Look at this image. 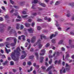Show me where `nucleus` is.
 <instances>
[{"mask_svg": "<svg viewBox=\"0 0 74 74\" xmlns=\"http://www.w3.org/2000/svg\"><path fill=\"white\" fill-rule=\"evenodd\" d=\"M12 39H14V42L16 44V41H17V40L16 38L15 37H12Z\"/></svg>", "mask_w": 74, "mask_h": 74, "instance_id": "obj_16", "label": "nucleus"}, {"mask_svg": "<svg viewBox=\"0 0 74 74\" xmlns=\"http://www.w3.org/2000/svg\"><path fill=\"white\" fill-rule=\"evenodd\" d=\"M35 55L36 56V58L37 59H38V53H36Z\"/></svg>", "mask_w": 74, "mask_h": 74, "instance_id": "obj_25", "label": "nucleus"}, {"mask_svg": "<svg viewBox=\"0 0 74 74\" xmlns=\"http://www.w3.org/2000/svg\"><path fill=\"white\" fill-rule=\"evenodd\" d=\"M10 64L11 65V66H13V65H14V62L12 61L10 62Z\"/></svg>", "mask_w": 74, "mask_h": 74, "instance_id": "obj_34", "label": "nucleus"}, {"mask_svg": "<svg viewBox=\"0 0 74 74\" xmlns=\"http://www.w3.org/2000/svg\"><path fill=\"white\" fill-rule=\"evenodd\" d=\"M44 58L43 57L41 56L40 57V63H42L43 62V60L44 59Z\"/></svg>", "mask_w": 74, "mask_h": 74, "instance_id": "obj_12", "label": "nucleus"}, {"mask_svg": "<svg viewBox=\"0 0 74 74\" xmlns=\"http://www.w3.org/2000/svg\"><path fill=\"white\" fill-rule=\"evenodd\" d=\"M13 70V72H14V73H15V72H16V69H12Z\"/></svg>", "mask_w": 74, "mask_h": 74, "instance_id": "obj_53", "label": "nucleus"}, {"mask_svg": "<svg viewBox=\"0 0 74 74\" xmlns=\"http://www.w3.org/2000/svg\"><path fill=\"white\" fill-rule=\"evenodd\" d=\"M16 29H19V26H20V24L19 23H16Z\"/></svg>", "mask_w": 74, "mask_h": 74, "instance_id": "obj_11", "label": "nucleus"}, {"mask_svg": "<svg viewBox=\"0 0 74 74\" xmlns=\"http://www.w3.org/2000/svg\"><path fill=\"white\" fill-rule=\"evenodd\" d=\"M45 20H48L49 22H50L51 21V18H47V17H46L45 18Z\"/></svg>", "mask_w": 74, "mask_h": 74, "instance_id": "obj_19", "label": "nucleus"}, {"mask_svg": "<svg viewBox=\"0 0 74 74\" xmlns=\"http://www.w3.org/2000/svg\"><path fill=\"white\" fill-rule=\"evenodd\" d=\"M21 51L20 47H18L16 49V50H14V52L12 53L11 54L12 58L14 61H17L19 60L18 57L16 58L15 56V53H16V55L17 56L19 57L21 55V53H20Z\"/></svg>", "mask_w": 74, "mask_h": 74, "instance_id": "obj_1", "label": "nucleus"}, {"mask_svg": "<svg viewBox=\"0 0 74 74\" xmlns=\"http://www.w3.org/2000/svg\"><path fill=\"white\" fill-rule=\"evenodd\" d=\"M60 62H61V60H59V61L58 62V64H60Z\"/></svg>", "mask_w": 74, "mask_h": 74, "instance_id": "obj_56", "label": "nucleus"}, {"mask_svg": "<svg viewBox=\"0 0 74 74\" xmlns=\"http://www.w3.org/2000/svg\"><path fill=\"white\" fill-rule=\"evenodd\" d=\"M39 4L40 5H41V6H42V7H45V5L44 3H42L41 2H40L39 3Z\"/></svg>", "mask_w": 74, "mask_h": 74, "instance_id": "obj_13", "label": "nucleus"}, {"mask_svg": "<svg viewBox=\"0 0 74 74\" xmlns=\"http://www.w3.org/2000/svg\"><path fill=\"white\" fill-rule=\"evenodd\" d=\"M4 44L5 45H6V47L7 48H9L8 46V45H10V44L8 42H6Z\"/></svg>", "mask_w": 74, "mask_h": 74, "instance_id": "obj_10", "label": "nucleus"}, {"mask_svg": "<svg viewBox=\"0 0 74 74\" xmlns=\"http://www.w3.org/2000/svg\"><path fill=\"white\" fill-rule=\"evenodd\" d=\"M55 55V53L53 54V56H49V58L50 59H51L53 56H54Z\"/></svg>", "mask_w": 74, "mask_h": 74, "instance_id": "obj_26", "label": "nucleus"}, {"mask_svg": "<svg viewBox=\"0 0 74 74\" xmlns=\"http://www.w3.org/2000/svg\"><path fill=\"white\" fill-rule=\"evenodd\" d=\"M21 37L23 38V41H25V36L24 35H22Z\"/></svg>", "mask_w": 74, "mask_h": 74, "instance_id": "obj_35", "label": "nucleus"}, {"mask_svg": "<svg viewBox=\"0 0 74 74\" xmlns=\"http://www.w3.org/2000/svg\"><path fill=\"white\" fill-rule=\"evenodd\" d=\"M3 46H4V44L3 43H2L1 44H0V47H3Z\"/></svg>", "mask_w": 74, "mask_h": 74, "instance_id": "obj_48", "label": "nucleus"}, {"mask_svg": "<svg viewBox=\"0 0 74 74\" xmlns=\"http://www.w3.org/2000/svg\"><path fill=\"white\" fill-rule=\"evenodd\" d=\"M40 43H41V40H38L37 43H36L34 44V47H36V46L37 45V44H39L38 45V48H39L41 49V48L42 47V45H42V44H40Z\"/></svg>", "mask_w": 74, "mask_h": 74, "instance_id": "obj_2", "label": "nucleus"}, {"mask_svg": "<svg viewBox=\"0 0 74 74\" xmlns=\"http://www.w3.org/2000/svg\"><path fill=\"white\" fill-rule=\"evenodd\" d=\"M27 64L28 65H29V66H30V65L32 64V62L30 61H29L27 62Z\"/></svg>", "mask_w": 74, "mask_h": 74, "instance_id": "obj_36", "label": "nucleus"}, {"mask_svg": "<svg viewBox=\"0 0 74 74\" xmlns=\"http://www.w3.org/2000/svg\"><path fill=\"white\" fill-rule=\"evenodd\" d=\"M34 58V56H31L29 57V59H33V58Z\"/></svg>", "mask_w": 74, "mask_h": 74, "instance_id": "obj_44", "label": "nucleus"}, {"mask_svg": "<svg viewBox=\"0 0 74 74\" xmlns=\"http://www.w3.org/2000/svg\"><path fill=\"white\" fill-rule=\"evenodd\" d=\"M70 34L72 35V36H73V35H74V33L73 32H70Z\"/></svg>", "mask_w": 74, "mask_h": 74, "instance_id": "obj_40", "label": "nucleus"}, {"mask_svg": "<svg viewBox=\"0 0 74 74\" xmlns=\"http://www.w3.org/2000/svg\"><path fill=\"white\" fill-rule=\"evenodd\" d=\"M32 27H33L34 26V23H32Z\"/></svg>", "mask_w": 74, "mask_h": 74, "instance_id": "obj_62", "label": "nucleus"}, {"mask_svg": "<svg viewBox=\"0 0 74 74\" xmlns=\"http://www.w3.org/2000/svg\"><path fill=\"white\" fill-rule=\"evenodd\" d=\"M26 62H23V66H25V65H26Z\"/></svg>", "mask_w": 74, "mask_h": 74, "instance_id": "obj_64", "label": "nucleus"}, {"mask_svg": "<svg viewBox=\"0 0 74 74\" xmlns=\"http://www.w3.org/2000/svg\"><path fill=\"white\" fill-rule=\"evenodd\" d=\"M7 63H8V61H5L4 63H3V65H5L6 64H7Z\"/></svg>", "mask_w": 74, "mask_h": 74, "instance_id": "obj_28", "label": "nucleus"}, {"mask_svg": "<svg viewBox=\"0 0 74 74\" xmlns=\"http://www.w3.org/2000/svg\"><path fill=\"white\" fill-rule=\"evenodd\" d=\"M56 26L57 27H59V26H60V25L58 24V22L57 21H56Z\"/></svg>", "mask_w": 74, "mask_h": 74, "instance_id": "obj_33", "label": "nucleus"}, {"mask_svg": "<svg viewBox=\"0 0 74 74\" xmlns=\"http://www.w3.org/2000/svg\"><path fill=\"white\" fill-rule=\"evenodd\" d=\"M52 59H50V60L49 62V64H51V63H52Z\"/></svg>", "mask_w": 74, "mask_h": 74, "instance_id": "obj_39", "label": "nucleus"}, {"mask_svg": "<svg viewBox=\"0 0 74 74\" xmlns=\"http://www.w3.org/2000/svg\"><path fill=\"white\" fill-rule=\"evenodd\" d=\"M40 38L41 40H42V38H44L45 39L46 38V36H45L44 35H41Z\"/></svg>", "mask_w": 74, "mask_h": 74, "instance_id": "obj_15", "label": "nucleus"}, {"mask_svg": "<svg viewBox=\"0 0 74 74\" xmlns=\"http://www.w3.org/2000/svg\"><path fill=\"white\" fill-rule=\"evenodd\" d=\"M12 38H11V37L8 38L6 39V41H8L9 40H12Z\"/></svg>", "mask_w": 74, "mask_h": 74, "instance_id": "obj_27", "label": "nucleus"}, {"mask_svg": "<svg viewBox=\"0 0 74 74\" xmlns=\"http://www.w3.org/2000/svg\"><path fill=\"white\" fill-rule=\"evenodd\" d=\"M60 73H66V69L63 67L62 69L60 70Z\"/></svg>", "mask_w": 74, "mask_h": 74, "instance_id": "obj_5", "label": "nucleus"}, {"mask_svg": "<svg viewBox=\"0 0 74 74\" xmlns=\"http://www.w3.org/2000/svg\"><path fill=\"white\" fill-rule=\"evenodd\" d=\"M61 50L62 51H65V49L63 47H62Z\"/></svg>", "mask_w": 74, "mask_h": 74, "instance_id": "obj_46", "label": "nucleus"}, {"mask_svg": "<svg viewBox=\"0 0 74 74\" xmlns=\"http://www.w3.org/2000/svg\"><path fill=\"white\" fill-rule=\"evenodd\" d=\"M66 67H70V66L69 65L67 64H66Z\"/></svg>", "mask_w": 74, "mask_h": 74, "instance_id": "obj_45", "label": "nucleus"}, {"mask_svg": "<svg viewBox=\"0 0 74 74\" xmlns=\"http://www.w3.org/2000/svg\"><path fill=\"white\" fill-rule=\"evenodd\" d=\"M10 33H16V31L14 29H12L10 31Z\"/></svg>", "mask_w": 74, "mask_h": 74, "instance_id": "obj_18", "label": "nucleus"}, {"mask_svg": "<svg viewBox=\"0 0 74 74\" xmlns=\"http://www.w3.org/2000/svg\"><path fill=\"white\" fill-rule=\"evenodd\" d=\"M70 57V55H69V54L67 53L66 55V58H69Z\"/></svg>", "mask_w": 74, "mask_h": 74, "instance_id": "obj_32", "label": "nucleus"}, {"mask_svg": "<svg viewBox=\"0 0 74 74\" xmlns=\"http://www.w3.org/2000/svg\"><path fill=\"white\" fill-rule=\"evenodd\" d=\"M70 70V67H67L66 68V70L67 71H69V70Z\"/></svg>", "mask_w": 74, "mask_h": 74, "instance_id": "obj_42", "label": "nucleus"}, {"mask_svg": "<svg viewBox=\"0 0 74 74\" xmlns=\"http://www.w3.org/2000/svg\"><path fill=\"white\" fill-rule=\"evenodd\" d=\"M23 26L22 25H21V27H20V29H23Z\"/></svg>", "mask_w": 74, "mask_h": 74, "instance_id": "obj_57", "label": "nucleus"}, {"mask_svg": "<svg viewBox=\"0 0 74 74\" xmlns=\"http://www.w3.org/2000/svg\"><path fill=\"white\" fill-rule=\"evenodd\" d=\"M41 52L40 53V55L41 56H44L45 52V50L44 49H42L41 50Z\"/></svg>", "mask_w": 74, "mask_h": 74, "instance_id": "obj_4", "label": "nucleus"}, {"mask_svg": "<svg viewBox=\"0 0 74 74\" xmlns=\"http://www.w3.org/2000/svg\"><path fill=\"white\" fill-rule=\"evenodd\" d=\"M10 1L12 4H13L14 3V2L12 0H10Z\"/></svg>", "mask_w": 74, "mask_h": 74, "instance_id": "obj_43", "label": "nucleus"}, {"mask_svg": "<svg viewBox=\"0 0 74 74\" xmlns=\"http://www.w3.org/2000/svg\"><path fill=\"white\" fill-rule=\"evenodd\" d=\"M14 9H13L11 10V11H10V12L11 13H12V12H14Z\"/></svg>", "mask_w": 74, "mask_h": 74, "instance_id": "obj_58", "label": "nucleus"}, {"mask_svg": "<svg viewBox=\"0 0 74 74\" xmlns=\"http://www.w3.org/2000/svg\"><path fill=\"white\" fill-rule=\"evenodd\" d=\"M49 43H47L46 45L45 46V47L47 48V47H49Z\"/></svg>", "mask_w": 74, "mask_h": 74, "instance_id": "obj_38", "label": "nucleus"}, {"mask_svg": "<svg viewBox=\"0 0 74 74\" xmlns=\"http://www.w3.org/2000/svg\"><path fill=\"white\" fill-rule=\"evenodd\" d=\"M22 18H26V17L27 16V15H23V16L22 15Z\"/></svg>", "mask_w": 74, "mask_h": 74, "instance_id": "obj_37", "label": "nucleus"}, {"mask_svg": "<svg viewBox=\"0 0 74 74\" xmlns=\"http://www.w3.org/2000/svg\"><path fill=\"white\" fill-rule=\"evenodd\" d=\"M16 45V43H12L11 44V45L12 46V47H14V46H15Z\"/></svg>", "mask_w": 74, "mask_h": 74, "instance_id": "obj_31", "label": "nucleus"}, {"mask_svg": "<svg viewBox=\"0 0 74 74\" xmlns=\"http://www.w3.org/2000/svg\"><path fill=\"white\" fill-rule=\"evenodd\" d=\"M2 58H3L4 59L6 58L5 56V55H2Z\"/></svg>", "mask_w": 74, "mask_h": 74, "instance_id": "obj_54", "label": "nucleus"}, {"mask_svg": "<svg viewBox=\"0 0 74 74\" xmlns=\"http://www.w3.org/2000/svg\"><path fill=\"white\" fill-rule=\"evenodd\" d=\"M19 70H20V73H21V70H22V68L21 67L19 68Z\"/></svg>", "mask_w": 74, "mask_h": 74, "instance_id": "obj_51", "label": "nucleus"}, {"mask_svg": "<svg viewBox=\"0 0 74 74\" xmlns=\"http://www.w3.org/2000/svg\"><path fill=\"white\" fill-rule=\"evenodd\" d=\"M56 39H53L51 40V42L53 44H55V43H56Z\"/></svg>", "mask_w": 74, "mask_h": 74, "instance_id": "obj_17", "label": "nucleus"}, {"mask_svg": "<svg viewBox=\"0 0 74 74\" xmlns=\"http://www.w3.org/2000/svg\"><path fill=\"white\" fill-rule=\"evenodd\" d=\"M32 68V67H31V68L30 69V70H27V72H28V73H29V72L32 71V70L33 69Z\"/></svg>", "mask_w": 74, "mask_h": 74, "instance_id": "obj_30", "label": "nucleus"}, {"mask_svg": "<svg viewBox=\"0 0 74 74\" xmlns=\"http://www.w3.org/2000/svg\"><path fill=\"white\" fill-rule=\"evenodd\" d=\"M5 19H7V18H8V16L7 15L5 16Z\"/></svg>", "mask_w": 74, "mask_h": 74, "instance_id": "obj_59", "label": "nucleus"}, {"mask_svg": "<svg viewBox=\"0 0 74 74\" xmlns=\"http://www.w3.org/2000/svg\"><path fill=\"white\" fill-rule=\"evenodd\" d=\"M69 5H71L72 7H73V6H74V3H71V4H70Z\"/></svg>", "mask_w": 74, "mask_h": 74, "instance_id": "obj_41", "label": "nucleus"}, {"mask_svg": "<svg viewBox=\"0 0 74 74\" xmlns=\"http://www.w3.org/2000/svg\"><path fill=\"white\" fill-rule=\"evenodd\" d=\"M14 8H17V9H18L19 8V7H17L16 6H14Z\"/></svg>", "mask_w": 74, "mask_h": 74, "instance_id": "obj_55", "label": "nucleus"}, {"mask_svg": "<svg viewBox=\"0 0 74 74\" xmlns=\"http://www.w3.org/2000/svg\"><path fill=\"white\" fill-rule=\"evenodd\" d=\"M29 45V44H28V43L26 42V44H25V47H27V45Z\"/></svg>", "mask_w": 74, "mask_h": 74, "instance_id": "obj_60", "label": "nucleus"}, {"mask_svg": "<svg viewBox=\"0 0 74 74\" xmlns=\"http://www.w3.org/2000/svg\"><path fill=\"white\" fill-rule=\"evenodd\" d=\"M4 28H0V32H1L2 33H3V32L4 31Z\"/></svg>", "mask_w": 74, "mask_h": 74, "instance_id": "obj_20", "label": "nucleus"}, {"mask_svg": "<svg viewBox=\"0 0 74 74\" xmlns=\"http://www.w3.org/2000/svg\"><path fill=\"white\" fill-rule=\"evenodd\" d=\"M38 2V0H34L33 2H32V3H34V4H36Z\"/></svg>", "mask_w": 74, "mask_h": 74, "instance_id": "obj_22", "label": "nucleus"}, {"mask_svg": "<svg viewBox=\"0 0 74 74\" xmlns=\"http://www.w3.org/2000/svg\"><path fill=\"white\" fill-rule=\"evenodd\" d=\"M30 52H33V49L31 48L30 49Z\"/></svg>", "mask_w": 74, "mask_h": 74, "instance_id": "obj_61", "label": "nucleus"}, {"mask_svg": "<svg viewBox=\"0 0 74 74\" xmlns=\"http://www.w3.org/2000/svg\"><path fill=\"white\" fill-rule=\"evenodd\" d=\"M53 68V66H49L47 69L46 70L47 71H49L50 70H51V69Z\"/></svg>", "mask_w": 74, "mask_h": 74, "instance_id": "obj_9", "label": "nucleus"}, {"mask_svg": "<svg viewBox=\"0 0 74 74\" xmlns=\"http://www.w3.org/2000/svg\"><path fill=\"white\" fill-rule=\"evenodd\" d=\"M22 14L24 15L26 14V12L25 11H23L22 12Z\"/></svg>", "mask_w": 74, "mask_h": 74, "instance_id": "obj_47", "label": "nucleus"}, {"mask_svg": "<svg viewBox=\"0 0 74 74\" xmlns=\"http://www.w3.org/2000/svg\"><path fill=\"white\" fill-rule=\"evenodd\" d=\"M37 29L38 30H41V27L40 26H38L37 27Z\"/></svg>", "mask_w": 74, "mask_h": 74, "instance_id": "obj_29", "label": "nucleus"}, {"mask_svg": "<svg viewBox=\"0 0 74 74\" xmlns=\"http://www.w3.org/2000/svg\"><path fill=\"white\" fill-rule=\"evenodd\" d=\"M30 24L29 23H26L25 24V25L26 27H30Z\"/></svg>", "mask_w": 74, "mask_h": 74, "instance_id": "obj_21", "label": "nucleus"}, {"mask_svg": "<svg viewBox=\"0 0 74 74\" xmlns=\"http://www.w3.org/2000/svg\"><path fill=\"white\" fill-rule=\"evenodd\" d=\"M27 30L28 32L30 33H33V29H32V28L29 29H28Z\"/></svg>", "mask_w": 74, "mask_h": 74, "instance_id": "obj_8", "label": "nucleus"}, {"mask_svg": "<svg viewBox=\"0 0 74 74\" xmlns=\"http://www.w3.org/2000/svg\"><path fill=\"white\" fill-rule=\"evenodd\" d=\"M32 15H34V16H36L37 15V13H34L32 14Z\"/></svg>", "mask_w": 74, "mask_h": 74, "instance_id": "obj_52", "label": "nucleus"}, {"mask_svg": "<svg viewBox=\"0 0 74 74\" xmlns=\"http://www.w3.org/2000/svg\"><path fill=\"white\" fill-rule=\"evenodd\" d=\"M5 51L7 53H8L9 52H11V50L9 49L8 50L6 48H5Z\"/></svg>", "mask_w": 74, "mask_h": 74, "instance_id": "obj_14", "label": "nucleus"}, {"mask_svg": "<svg viewBox=\"0 0 74 74\" xmlns=\"http://www.w3.org/2000/svg\"><path fill=\"white\" fill-rule=\"evenodd\" d=\"M63 42V40H61L58 42V44L60 45L62 44Z\"/></svg>", "mask_w": 74, "mask_h": 74, "instance_id": "obj_24", "label": "nucleus"}, {"mask_svg": "<svg viewBox=\"0 0 74 74\" xmlns=\"http://www.w3.org/2000/svg\"><path fill=\"white\" fill-rule=\"evenodd\" d=\"M41 69H42V70H45L46 69V67H45V66H42L41 67Z\"/></svg>", "mask_w": 74, "mask_h": 74, "instance_id": "obj_23", "label": "nucleus"}, {"mask_svg": "<svg viewBox=\"0 0 74 74\" xmlns=\"http://www.w3.org/2000/svg\"><path fill=\"white\" fill-rule=\"evenodd\" d=\"M31 41L32 43H34V42L36 41V37L34 36L32 37L31 39Z\"/></svg>", "mask_w": 74, "mask_h": 74, "instance_id": "obj_6", "label": "nucleus"}, {"mask_svg": "<svg viewBox=\"0 0 74 74\" xmlns=\"http://www.w3.org/2000/svg\"><path fill=\"white\" fill-rule=\"evenodd\" d=\"M58 32H55V35H54V34H53L52 35L50 36V39H52L53 37H56V35L58 34Z\"/></svg>", "mask_w": 74, "mask_h": 74, "instance_id": "obj_7", "label": "nucleus"}, {"mask_svg": "<svg viewBox=\"0 0 74 74\" xmlns=\"http://www.w3.org/2000/svg\"><path fill=\"white\" fill-rule=\"evenodd\" d=\"M30 47H31V44H29V47H28L27 48V49H30Z\"/></svg>", "mask_w": 74, "mask_h": 74, "instance_id": "obj_49", "label": "nucleus"}, {"mask_svg": "<svg viewBox=\"0 0 74 74\" xmlns=\"http://www.w3.org/2000/svg\"><path fill=\"white\" fill-rule=\"evenodd\" d=\"M42 21V20L40 19H38L37 20V21H38V22H39L40 21Z\"/></svg>", "mask_w": 74, "mask_h": 74, "instance_id": "obj_63", "label": "nucleus"}, {"mask_svg": "<svg viewBox=\"0 0 74 74\" xmlns=\"http://www.w3.org/2000/svg\"><path fill=\"white\" fill-rule=\"evenodd\" d=\"M22 53L23 54V55H22L21 57V59H23L25 58L26 57V55H27V54L26 53V52H25V51H22Z\"/></svg>", "mask_w": 74, "mask_h": 74, "instance_id": "obj_3", "label": "nucleus"}, {"mask_svg": "<svg viewBox=\"0 0 74 74\" xmlns=\"http://www.w3.org/2000/svg\"><path fill=\"white\" fill-rule=\"evenodd\" d=\"M38 9L39 10H43V8H38Z\"/></svg>", "mask_w": 74, "mask_h": 74, "instance_id": "obj_50", "label": "nucleus"}]
</instances>
